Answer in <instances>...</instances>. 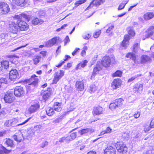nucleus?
<instances>
[{
    "label": "nucleus",
    "instance_id": "obj_1",
    "mask_svg": "<svg viewBox=\"0 0 154 154\" xmlns=\"http://www.w3.org/2000/svg\"><path fill=\"white\" fill-rule=\"evenodd\" d=\"M14 18L17 20V23L20 30L26 31L29 28L28 25L25 22L22 20V18H24L29 20L28 15L22 14L19 15L15 16Z\"/></svg>",
    "mask_w": 154,
    "mask_h": 154
},
{
    "label": "nucleus",
    "instance_id": "obj_2",
    "mask_svg": "<svg viewBox=\"0 0 154 154\" xmlns=\"http://www.w3.org/2000/svg\"><path fill=\"white\" fill-rule=\"evenodd\" d=\"M9 27L11 32L10 35L11 37L14 38L17 36L16 35L18 32V30L19 29L18 24L17 23V21L16 23L14 22H12L10 24Z\"/></svg>",
    "mask_w": 154,
    "mask_h": 154
},
{
    "label": "nucleus",
    "instance_id": "obj_3",
    "mask_svg": "<svg viewBox=\"0 0 154 154\" xmlns=\"http://www.w3.org/2000/svg\"><path fill=\"white\" fill-rule=\"evenodd\" d=\"M62 42L61 39L58 37H55L45 42V46L50 47L56 44L60 43Z\"/></svg>",
    "mask_w": 154,
    "mask_h": 154
},
{
    "label": "nucleus",
    "instance_id": "obj_4",
    "mask_svg": "<svg viewBox=\"0 0 154 154\" xmlns=\"http://www.w3.org/2000/svg\"><path fill=\"white\" fill-rule=\"evenodd\" d=\"M115 146L119 152L125 153L127 151L128 148L126 145L122 143L117 142L115 145Z\"/></svg>",
    "mask_w": 154,
    "mask_h": 154
},
{
    "label": "nucleus",
    "instance_id": "obj_5",
    "mask_svg": "<svg viewBox=\"0 0 154 154\" xmlns=\"http://www.w3.org/2000/svg\"><path fill=\"white\" fill-rule=\"evenodd\" d=\"M52 89L49 88L46 91L42 90V91L41 95L43 99L45 101L47 100L52 95Z\"/></svg>",
    "mask_w": 154,
    "mask_h": 154
},
{
    "label": "nucleus",
    "instance_id": "obj_6",
    "mask_svg": "<svg viewBox=\"0 0 154 154\" xmlns=\"http://www.w3.org/2000/svg\"><path fill=\"white\" fill-rule=\"evenodd\" d=\"M29 119H28L24 121H23L22 119L18 120L16 119H11V126L14 127L23 125L29 121Z\"/></svg>",
    "mask_w": 154,
    "mask_h": 154
},
{
    "label": "nucleus",
    "instance_id": "obj_7",
    "mask_svg": "<svg viewBox=\"0 0 154 154\" xmlns=\"http://www.w3.org/2000/svg\"><path fill=\"white\" fill-rule=\"evenodd\" d=\"M9 6L6 3L3 2L0 3V13L7 14L9 11Z\"/></svg>",
    "mask_w": 154,
    "mask_h": 154
},
{
    "label": "nucleus",
    "instance_id": "obj_8",
    "mask_svg": "<svg viewBox=\"0 0 154 154\" xmlns=\"http://www.w3.org/2000/svg\"><path fill=\"white\" fill-rule=\"evenodd\" d=\"M19 75L17 70L15 69L11 70L9 73V79L11 81H15L19 78Z\"/></svg>",
    "mask_w": 154,
    "mask_h": 154
},
{
    "label": "nucleus",
    "instance_id": "obj_9",
    "mask_svg": "<svg viewBox=\"0 0 154 154\" xmlns=\"http://www.w3.org/2000/svg\"><path fill=\"white\" fill-rule=\"evenodd\" d=\"M14 93L16 96L20 97L24 95V91L22 87L18 86L14 89Z\"/></svg>",
    "mask_w": 154,
    "mask_h": 154
},
{
    "label": "nucleus",
    "instance_id": "obj_10",
    "mask_svg": "<svg viewBox=\"0 0 154 154\" xmlns=\"http://www.w3.org/2000/svg\"><path fill=\"white\" fill-rule=\"evenodd\" d=\"M5 102L6 103H10L14 100V97L12 93L10 91L7 92L5 94L4 98Z\"/></svg>",
    "mask_w": 154,
    "mask_h": 154
},
{
    "label": "nucleus",
    "instance_id": "obj_11",
    "mask_svg": "<svg viewBox=\"0 0 154 154\" xmlns=\"http://www.w3.org/2000/svg\"><path fill=\"white\" fill-rule=\"evenodd\" d=\"M102 65L100 62H98L95 67L93 69V72L91 76V79L94 78L95 75L98 73V72L102 69Z\"/></svg>",
    "mask_w": 154,
    "mask_h": 154
},
{
    "label": "nucleus",
    "instance_id": "obj_12",
    "mask_svg": "<svg viewBox=\"0 0 154 154\" xmlns=\"http://www.w3.org/2000/svg\"><path fill=\"white\" fill-rule=\"evenodd\" d=\"M64 75V72L62 70H60L59 72L55 73L53 80V83L56 84Z\"/></svg>",
    "mask_w": 154,
    "mask_h": 154
},
{
    "label": "nucleus",
    "instance_id": "obj_13",
    "mask_svg": "<svg viewBox=\"0 0 154 154\" xmlns=\"http://www.w3.org/2000/svg\"><path fill=\"white\" fill-rule=\"evenodd\" d=\"M143 85L140 83H137L133 86V91L135 93H141L143 90Z\"/></svg>",
    "mask_w": 154,
    "mask_h": 154
},
{
    "label": "nucleus",
    "instance_id": "obj_14",
    "mask_svg": "<svg viewBox=\"0 0 154 154\" xmlns=\"http://www.w3.org/2000/svg\"><path fill=\"white\" fill-rule=\"evenodd\" d=\"M105 0H93L91 2L90 5L87 8L86 10L89 9L90 8L93 7L94 6H97L103 3Z\"/></svg>",
    "mask_w": 154,
    "mask_h": 154
},
{
    "label": "nucleus",
    "instance_id": "obj_15",
    "mask_svg": "<svg viewBox=\"0 0 154 154\" xmlns=\"http://www.w3.org/2000/svg\"><path fill=\"white\" fill-rule=\"evenodd\" d=\"M9 62L7 60H3L0 63V71L2 72L6 70L8 68Z\"/></svg>",
    "mask_w": 154,
    "mask_h": 154
},
{
    "label": "nucleus",
    "instance_id": "obj_16",
    "mask_svg": "<svg viewBox=\"0 0 154 154\" xmlns=\"http://www.w3.org/2000/svg\"><path fill=\"white\" fill-rule=\"evenodd\" d=\"M121 84V82L120 79H115L112 83L111 87L113 89H116L120 87Z\"/></svg>",
    "mask_w": 154,
    "mask_h": 154
},
{
    "label": "nucleus",
    "instance_id": "obj_17",
    "mask_svg": "<svg viewBox=\"0 0 154 154\" xmlns=\"http://www.w3.org/2000/svg\"><path fill=\"white\" fill-rule=\"evenodd\" d=\"M104 154H116L115 148L112 146L107 147L104 151Z\"/></svg>",
    "mask_w": 154,
    "mask_h": 154
},
{
    "label": "nucleus",
    "instance_id": "obj_18",
    "mask_svg": "<svg viewBox=\"0 0 154 154\" xmlns=\"http://www.w3.org/2000/svg\"><path fill=\"white\" fill-rule=\"evenodd\" d=\"M111 60L109 57L105 56L103 57L102 64L105 67L109 66L110 64Z\"/></svg>",
    "mask_w": 154,
    "mask_h": 154
},
{
    "label": "nucleus",
    "instance_id": "obj_19",
    "mask_svg": "<svg viewBox=\"0 0 154 154\" xmlns=\"http://www.w3.org/2000/svg\"><path fill=\"white\" fill-rule=\"evenodd\" d=\"M130 38L128 35L124 36V39L122 42V46L124 48H126L129 45V40Z\"/></svg>",
    "mask_w": 154,
    "mask_h": 154
},
{
    "label": "nucleus",
    "instance_id": "obj_20",
    "mask_svg": "<svg viewBox=\"0 0 154 154\" xmlns=\"http://www.w3.org/2000/svg\"><path fill=\"white\" fill-rule=\"evenodd\" d=\"M13 138L16 141L20 142L23 138V134L20 131H18V133H16L13 136Z\"/></svg>",
    "mask_w": 154,
    "mask_h": 154
},
{
    "label": "nucleus",
    "instance_id": "obj_21",
    "mask_svg": "<svg viewBox=\"0 0 154 154\" xmlns=\"http://www.w3.org/2000/svg\"><path fill=\"white\" fill-rule=\"evenodd\" d=\"M154 26H150L146 31V37L149 38L152 36L154 33Z\"/></svg>",
    "mask_w": 154,
    "mask_h": 154
},
{
    "label": "nucleus",
    "instance_id": "obj_22",
    "mask_svg": "<svg viewBox=\"0 0 154 154\" xmlns=\"http://www.w3.org/2000/svg\"><path fill=\"white\" fill-rule=\"evenodd\" d=\"M94 131V130L93 129L89 128L83 129L79 131L78 132L80 133L81 135H82L87 133L91 134Z\"/></svg>",
    "mask_w": 154,
    "mask_h": 154
},
{
    "label": "nucleus",
    "instance_id": "obj_23",
    "mask_svg": "<svg viewBox=\"0 0 154 154\" xmlns=\"http://www.w3.org/2000/svg\"><path fill=\"white\" fill-rule=\"evenodd\" d=\"M75 86L78 90L82 91L84 89V84L83 82L82 81H77L76 83Z\"/></svg>",
    "mask_w": 154,
    "mask_h": 154
},
{
    "label": "nucleus",
    "instance_id": "obj_24",
    "mask_svg": "<svg viewBox=\"0 0 154 154\" xmlns=\"http://www.w3.org/2000/svg\"><path fill=\"white\" fill-rule=\"evenodd\" d=\"M151 60L150 57L146 55H142L140 58V62L142 64H144L146 62Z\"/></svg>",
    "mask_w": 154,
    "mask_h": 154
},
{
    "label": "nucleus",
    "instance_id": "obj_25",
    "mask_svg": "<svg viewBox=\"0 0 154 154\" xmlns=\"http://www.w3.org/2000/svg\"><path fill=\"white\" fill-rule=\"evenodd\" d=\"M103 108L100 106H98L95 107L94 109L93 115H100L103 113Z\"/></svg>",
    "mask_w": 154,
    "mask_h": 154
},
{
    "label": "nucleus",
    "instance_id": "obj_26",
    "mask_svg": "<svg viewBox=\"0 0 154 154\" xmlns=\"http://www.w3.org/2000/svg\"><path fill=\"white\" fill-rule=\"evenodd\" d=\"M37 76L35 75H33L31 76V78L29 79V81L31 82L30 84L31 85H33L35 86L37 85L38 82V79L36 78Z\"/></svg>",
    "mask_w": 154,
    "mask_h": 154
},
{
    "label": "nucleus",
    "instance_id": "obj_27",
    "mask_svg": "<svg viewBox=\"0 0 154 154\" xmlns=\"http://www.w3.org/2000/svg\"><path fill=\"white\" fill-rule=\"evenodd\" d=\"M39 106L37 104H35L31 106L28 109V112L30 113H32L36 112L39 108Z\"/></svg>",
    "mask_w": 154,
    "mask_h": 154
},
{
    "label": "nucleus",
    "instance_id": "obj_28",
    "mask_svg": "<svg viewBox=\"0 0 154 154\" xmlns=\"http://www.w3.org/2000/svg\"><path fill=\"white\" fill-rule=\"evenodd\" d=\"M58 141L60 143L65 142L68 143L70 141V138L69 136L63 137L60 138Z\"/></svg>",
    "mask_w": 154,
    "mask_h": 154
},
{
    "label": "nucleus",
    "instance_id": "obj_29",
    "mask_svg": "<svg viewBox=\"0 0 154 154\" xmlns=\"http://www.w3.org/2000/svg\"><path fill=\"white\" fill-rule=\"evenodd\" d=\"M62 103H61L56 102L54 105V110L57 112H60L61 110Z\"/></svg>",
    "mask_w": 154,
    "mask_h": 154
},
{
    "label": "nucleus",
    "instance_id": "obj_30",
    "mask_svg": "<svg viewBox=\"0 0 154 154\" xmlns=\"http://www.w3.org/2000/svg\"><path fill=\"white\" fill-rule=\"evenodd\" d=\"M43 21L41 19H39L37 17H34L32 20V24L34 25H36L38 24H41L43 23Z\"/></svg>",
    "mask_w": 154,
    "mask_h": 154
},
{
    "label": "nucleus",
    "instance_id": "obj_31",
    "mask_svg": "<svg viewBox=\"0 0 154 154\" xmlns=\"http://www.w3.org/2000/svg\"><path fill=\"white\" fill-rule=\"evenodd\" d=\"M13 2L18 5L23 7L25 5V0H12Z\"/></svg>",
    "mask_w": 154,
    "mask_h": 154
},
{
    "label": "nucleus",
    "instance_id": "obj_32",
    "mask_svg": "<svg viewBox=\"0 0 154 154\" xmlns=\"http://www.w3.org/2000/svg\"><path fill=\"white\" fill-rule=\"evenodd\" d=\"M154 17V14L152 12H147L144 15V18L146 20H148Z\"/></svg>",
    "mask_w": 154,
    "mask_h": 154
},
{
    "label": "nucleus",
    "instance_id": "obj_33",
    "mask_svg": "<svg viewBox=\"0 0 154 154\" xmlns=\"http://www.w3.org/2000/svg\"><path fill=\"white\" fill-rule=\"evenodd\" d=\"M123 101L124 100L121 98L116 99L114 101L118 108L121 107L122 106Z\"/></svg>",
    "mask_w": 154,
    "mask_h": 154
},
{
    "label": "nucleus",
    "instance_id": "obj_34",
    "mask_svg": "<svg viewBox=\"0 0 154 154\" xmlns=\"http://www.w3.org/2000/svg\"><path fill=\"white\" fill-rule=\"evenodd\" d=\"M88 62L87 60H85L79 63L77 65L76 68V69L77 70L80 69L82 67L83 68L85 67L86 65Z\"/></svg>",
    "mask_w": 154,
    "mask_h": 154
},
{
    "label": "nucleus",
    "instance_id": "obj_35",
    "mask_svg": "<svg viewBox=\"0 0 154 154\" xmlns=\"http://www.w3.org/2000/svg\"><path fill=\"white\" fill-rule=\"evenodd\" d=\"M88 62L87 60H85L79 63L77 65L76 68V69L77 70L80 69L82 67L83 68L85 67L86 65Z\"/></svg>",
    "mask_w": 154,
    "mask_h": 154
},
{
    "label": "nucleus",
    "instance_id": "obj_36",
    "mask_svg": "<svg viewBox=\"0 0 154 154\" xmlns=\"http://www.w3.org/2000/svg\"><path fill=\"white\" fill-rule=\"evenodd\" d=\"M126 57L128 58H129L134 60L135 62L136 59V56L133 53H129L126 55Z\"/></svg>",
    "mask_w": 154,
    "mask_h": 154
},
{
    "label": "nucleus",
    "instance_id": "obj_37",
    "mask_svg": "<svg viewBox=\"0 0 154 154\" xmlns=\"http://www.w3.org/2000/svg\"><path fill=\"white\" fill-rule=\"evenodd\" d=\"M46 112L47 114L49 116H51L53 115L54 113V112L53 109L50 107H48L47 109Z\"/></svg>",
    "mask_w": 154,
    "mask_h": 154
},
{
    "label": "nucleus",
    "instance_id": "obj_38",
    "mask_svg": "<svg viewBox=\"0 0 154 154\" xmlns=\"http://www.w3.org/2000/svg\"><path fill=\"white\" fill-rule=\"evenodd\" d=\"M41 59V57L40 56L38 55L35 56L33 60L34 64L35 65L39 63Z\"/></svg>",
    "mask_w": 154,
    "mask_h": 154
},
{
    "label": "nucleus",
    "instance_id": "obj_39",
    "mask_svg": "<svg viewBox=\"0 0 154 154\" xmlns=\"http://www.w3.org/2000/svg\"><path fill=\"white\" fill-rule=\"evenodd\" d=\"M122 75V72L120 70H117L116 72L112 74V76L115 77L118 76L120 77Z\"/></svg>",
    "mask_w": 154,
    "mask_h": 154
},
{
    "label": "nucleus",
    "instance_id": "obj_40",
    "mask_svg": "<svg viewBox=\"0 0 154 154\" xmlns=\"http://www.w3.org/2000/svg\"><path fill=\"white\" fill-rule=\"evenodd\" d=\"M5 143L8 146L12 147L14 144L12 140L10 139H8L5 141Z\"/></svg>",
    "mask_w": 154,
    "mask_h": 154
},
{
    "label": "nucleus",
    "instance_id": "obj_41",
    "mask_svg": "<svg viewBox=\"0 0 154 154\" xmlns=\"http://www.w3.org/2000/svg\"><path fill=\"white\" fill-rule=\"evenodd\" d=\"M109 108L112 110H114L116 108H118V107L114 101L113 103L110 104L109 106Z\"/></svg>",
    "mask_w": 154,
    "mask_h": 154
},
{
    "label": "nucleus",
    "instance_id": "obj_42",
    "mask_svg": "<svg viewBox=\"0 0 154 154\" xmlns=\"http://www.w3.org/2000/svg\"><path fill=\"white\" fill-rule=\"evenodd\" d=\"M139 46L138 43H135L133 45V51L135 52L137 51L139 49Z\"/></svg>",
    "mask_w": 154,
    "mask_h": 154
},
{
    "label": "nucleus",
    "instance_id": "obj_43",
    "mask_svg": "<svg viewBox=\"0 0 154 154\" xmlns=\"http://www.w3.org/2000/svg\"><path fill=\"white\" fill-rule=\"evenodd\" d=\"M8 78H5L3 77L0 79V83H4L7 84L8 82Z\"/></svg>",
    "mask_w": 154,
    "mask_h": 154
},
{
    "label": "nucleus",
    "instance_id": "obj_44",
    "mask_svg": "<svg viewBox=\"0 0 154 154\" xmlns=\"http://www.w3.org/2000/svg\"><path fill=\"white\" fill-rule=\"evenodd\" d=\"M42 126L41 125H37L34 127V131L36 132H39L41 129L42 128Z\"/></svg>",
    "mask_w": 154,
    "mask_h": 154
},
{
    "label": "nucleus",
    "instance_id": "obj_45",
    "mask_svg": "<svg viewBox=\"0 0 154 154\" xmlns=\"http://www.w3.org/2000/svg\"><path fill=\"white\" fill-rule=\"evenodd\" d=\"M86 0H80L76 1L75 3V5L76 7L79 6V5L84 3Z\"/></svg>",
    "mask_w": 154,
    "mask_h": 154
},
{
    "label": "nucleus",
    "instance_id": "obj_46",
    "mask_svg": "<svg viewBox=\"0 0 154 154\" xmlns=\"http://www.w3.org/2000/svg\"><path fill=\"white\" fill-rule=\"evenodd\" d=\"M77 133L73 132L69 136L70 138V141L74 140L76 137Z\"/></svg>",
    "mask_w": 154,
    "mask_h": 154
},
{
    "label": "nucleus",
    "instance_id": "obj_47",
    "mask_svg": "<svg viewBox=\"0 0 154 154\" xmlns=\"http://www.w3.org/2000/svg\"><path fill=\"white\" fill-rule=\"evenodd\" d=\"M91 35L89 34V33H84L82 35V37L84 39H88L91 37Z\"/></svg>",
    "mask_w": 154,
    "mask_h": 154
},
{
    "label": "nucleus",
    "instance_id": "obj_48",
    "mask_svg": "<svg viewBox=\"0 0 154 154\" xmlns=\"http://www.w3.org/2000/svg\"><path fill=\"white\" fill-rule=\"evenodd\" d=\"M128 1L125 3H121L119 5V8H118V10H122V9H124V7H125V6L126 5L127 3H128Z\"/></svg>",
    "mask_w": 154,
    "mask_h": 154
},
{
    "label": "nucleus",
    "instance_id": "obj_49",
    "mask_svg": "<svg viewBox=\"0 0 154 154\" xmlns=\"http://www.w3.org/2000/svg\"><path fill=\"white\" fill-rule=\"evenodd\" d=\"M96 90V88L94 85L91 86L90 87L89 91L91 93L94 92Z\"/></svg>",
    "mask_w": 154,
    "mask_h": 154
},
{
    "label": "nucleus",
    "instance_id": "obj_50",
    "mask_svg": "<svg viewBox=\"0 0 154 154\" xmlns=\"http://www.w3.org/2000/svg\"><path fill=\"white\" fill-rule=\"evenodd\" d=\"M101 33V32L100 30L96 31L94 33L93 36L94 38H97L99 36Z\"/></svg>",
    "mask_w": 154,
    "mask_h": 154
},
{
    "label": "nucleus",
    "instance_id": "obj_51",
    "mask_svg": "<svg viewBox=\"0 0 154 154\" xmlns=\"http://www.w3.org/2000/svg\"><path fill=\"white\" fill-rule=\"evenodd\" d=\"M4 125L5 126L9 127L11 126V119L7 120L5 123Z\"/></svg>",
    "mask_w": 154,
    "mask_h": 154
},
{
    "label": "nucleus",
    "instance_id": "obj_52",
    "mask_svg": "<svg viewBox=\"0 0 154 154\" xmlns=\"http://www.w3.org/2000/svg\"><path fill=\"white\" fill-rule=\"evenodd\" d=\"M128 33L131 36H133L135 35V33L132 29H130L128 31Z\"/></svg>",
    "mask_w": 154,
    "mask_h": 154
},
{
    "label": "nucleus",
    "instance_id": "obj_53",
    "mask_svg": "<svg viewBox=\"0 0 154 154\" xmlns=\"http://www.w3.org/2000/svg\"><path fill=\"white\" fill-rule=\"evenodd\" d=\"M129 137V134L128 133H124L122 135V137L125 140H127Z\"/></svg>",
    "mask_w": 154,
    "mask_h": 154
},
{
    "label": "nucleus",
    "instance_id": "obj_54",
    "mask_svg": "<svg viewBox=\"0 0 154 154\" xmlns=\"http://www.w3.org/2000/svg\"><path fill=\"white\" fill-rule=\"evenodd\" d=\"M140 115V111H137L135 112L134 115V116L135 119H137L139 117Z\"/></svg>",
    "mask_w": 154,
    "mask_h": 154
},
{
    "label": "nucleus",
    "instance_id": "obj_55",
    "mask_svg": "<svg viewBox=\"0 0 154 154\" xmlns=\"http://www.w3.org/2000/svg\"><path fill=\"white\" fill-rule=\"evenodd\" d=\"M141 75H135L132 77L131 78L129 79L128 80V82H132L136 78H137L139 76H140Z\"/></svg>",
    "mask_w": 154,
    "mask_h": 154
},
{
    "label": "nucleus",
    "instance_id": "obj_56",
    "mask_svg": "<svg viewBox=\"0 0 154 154\" xmlns=\"http://www.w3.org/2000/svg\"><path fill=\"white\" fill-rule=\"evenodd\" d=\"M48 145V142L47 141H44L42 142L40 145V147L42 148L47 146Z\"/></svg>",
    "mask_w": 154,
    "mask_h": 154
},
{
    "label": "nucleus",
    "instance_id": "obj_57",
    "mask_svg": "<svg viewBox=\"0 0 154 154\" xmlns=\"http://www.w3.org/2000/svg\"><path fill=\"white\" fill-rule=\"evenodd\" d=\"M114 27L113 25H111L109 27V28L106 30V32L107 33L109 32L112 30L113 29Z\"/></svg>",
    "mask_w": 154,
    "mask_h": 154
},
{
    "label": "nucleus",
    "instance_id": "obj_58",
    "mask_svg": "<svg viewBox=\"0 0 154 154\" xmlns=\"http://www.w3.org/2000/svg\"><path fill=\"white\" fill-rule=\"evenodd\" d=\"M150 127L151 128H154V118L152 119L150 124Z\"/></svg>",
    "mask_w": 154,
    "mask_h": 154
},
{
    "label": "nucleus",
    "instance_id": "obj_59",
    "mask_svg": "<svg viewBox=\"0 0 154 154\" xmlns=\"http://www.w3.org/2000/svg\"><path fill=\"white\" fill-rule=\"evenodd\" d=\"M69 41L70 40L69 37L68 36H66V37L65 38V39L64 40V41L65 43V45H66V43L69 42Z\"/></svg>",
    "mask_w": 154,
    "mask_h": 154
},
{
    "label": "nucleus",
    "instance_id": "obj_60",
    "mask_svg": "<svg viewBox=\"0 0 154 154\" xmlns=\"http://www.w3.org/2000/svg\"><path fill=\"white\" fill-rule=\"evenodd\" d=\"M80 50V49L79 48H76L74 51L72 53V54L73 56H74L76 54L79 50Z\"/></svg>",
    "mask_w": 154,
    "mask_h": 154
},
{
    "label": "nucleus",
    "instance_id": "obj_61",
    "mask_svg": "<svg viewBox=\"0 0 154 154\" xmlns=\"http://www.w3.org/2000/svg\"><path fill=\"white\" fill-rule=\"evenodd\" d=\"M136 135L134 134V138H137L140 137V134L138 132V131L136 132Z\"/></svg>",
    "mask_w": 154,
    "mask_h": 154
},
{
    "label": "nucleus",
    "instance_id": "obj_62",
    "mask_svg": "<svg viewBox=\"0 0 154 154\" xmlns=\"http://www.w3.org/2000/svg\"><path fill=\"white\" fill-rule=\"evenodd\" d=\"M150 127L148 126H146L144 129L145 132L146 133V132L149 131L150 129Z\"/></svg>",
    "mask_w": 154,
    "mask_h": 154
},
{
    "label": "nucleus",
    "instance_id": "obj_63",
    "mask_svg": "<svg viewBox=\"0 0 154 154\" xmlns=\"http://www.w3.org/2000/svg\"><path fill=\"white\" fill-rule=\"evenodd\" d=\"M61 119V118H60L56 119L53 122L54 123H57L60 122Z\"/></svg>",
    "mask_w": 154,
    "mask_h": 154
},
{
    "label": "nucleus",
    "instance_id": "obj_64",
    "mask_svg": "<svg viewBox=\"0 0 154 154\" xmlns=\"http://www.w3.org/2000/svg\"><path fill=\"white\" fill-rule=\"evenodd\" d=\"M112 129L109 127H108L105 131L106 133H109L111 132Z\"/></svg>",
    "mask_w": 154,
    "mask_h": 154
}]
</instances>
